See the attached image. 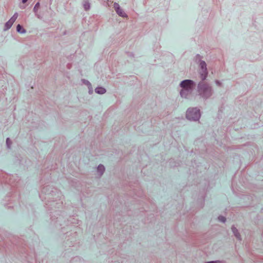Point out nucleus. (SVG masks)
I'll use <instances>...</instances> for the list:
<instances>
[{
  "label": "nucleus",
  "mask_w": 263,
  "mask_h": 263,
  "mask_svg": "<svg viewBox=\"0 0 263 263\" xmlns=\"http://www.w3.org/2000/svg\"><path fill=\"white\" fill-rule=\"evenodd\" d=\"M83 83L84 84H85L86 85H87L88 86V88L89 89V93H91L92 92V90H90V87L91 88V85L90 83L88 81L84 80V79L83 80Z\"/></svg>",
  "instance_id": "15"
},
{
  "label": "nucleus",
  "mask_w": 263,
  "mask_h": 263,
  "mask_svg": "<svg viewBox=\"0 0 263 263\" xmlns=\"http://www.w3.org/2000/svg\"><path fill=\"white\" fill-rule=\"evenodd\" d=\"M17 17H18V14L17 12H15L13 14V15L10 18V19L9 20V21L13 24V23L15 22V21L17 19Z\"/></svg>",
  "instance_id": "12"
},
{
  "label": "nucleus",
  "mask_w": 263,
  "mask_h": 263,
  "mask_svg": "<svg viewBox=\"0 0 263 263\" xmlns=\"http://www.w3.org/2000/svg\"><path fill=\"white\" fill-rule=\"evenodd\" d=\"M40 6V3L37 2L34 6L33 8V11L34 13H36L38 11V9H39Z\"/></svg>",
  "instance_id": "16"
},
{
  "label": "nucleus",
  "mask_w": 263,
  "mask_h": 263,
  "mask_svg": "<svg viewBox=\"0 0 263 263\" xmlns=\"http://www.w3.org/2000/svg\"><path fill=\"white\" fill-rule=\"evenodd\" d=\"M13 24L11 23L10 22H9V21L8 22H7L5 24V26H4V30H7L8 29H9L11 26H12Z\"/></svg>",
  "instance_id": "13"
},
{
  "label": "nucleus",
  "mask_w": 263,
  "mask_h": 263,
  "mask_svg": "<svg viewBox=\"0 0 263 263\" xmlns=\"http://www.w3.org/2000/svg\"><path fill=\"white\" fill-rule=\"evenodd\" d=\"M218 220L222 222H224L226 220V218L223 216H219L218 217Z\"/></svg>",
  "instance_id": "18"
},
{
  "label": "nucleus",
  "mask_w": 263,
  "mask_h": 263,
  "mask_svg": "<svg viewBox=\"0 0 263 263\" xmlns=\"http://www.w3.org/2000/svg\"><path fill=\"white\" fill-rule=\"evenodd\" d=\"M197 92L201 98L204 99H208L212 96L213 90L212 86L208 83L201 80L198 84Z\"/></svg>",
  "instance_id": "2"
},
{
  "label": "nucleus",
  "mask_w": 263,
  "mask_h": 263,
  "mask_svg": "<svg viewBox=\"0 0 263 263\" xmlns=\"http://www.w3.org/2000/svg\"><path fill=\"white\" fill-rule=\"evenodd\" d=\"M114 8L116 12V13L120 16L123 17H127V15L124 12V11L122 9L119 4L117 3H115L114 4Z\"/></svg>",
  "instance_id": "5"
},
{
  "label": "nucleus",
  "mask_w": 263,
  "mask_h": 263,
  "mask_svg": "<svg viewBox=\"0 0 263 263\" xmlns=\"http://www.w3.org/2000/svg\"><path fill=\"white\" fill-rule=\"evenodd\" d=\"M202 57L201 55H200V54H197L196 57H195V62L199 64L201 62L203 61L202 60Z\"/></svg>",
  "instance_id": "14"
},
{
  "label": "nucleus",
  "mask_w": 263,
  "mask_h": 263,
  "mask_svg": "<svg viewBox=\"0 0 263 263\" xmlns=\"http://www.w3.org/2000/svg\"><path fill=\"white\" fill-rule=\"evenodd\" d=\"M215 83L218 86H220V87L222 86V83L219 81H218V80H216L215 81Z\"/></svg>",
  "instance_id": "19"
},
{
  "label": "nucleus",
  "mask_w": 263,
  "mask_h": 263,
  "mask_svg": "<svg viewBox=\"0 0 263 263\" xmlns=\"http://www.w3.org/2000/svg\"><path fill=\"white\" fill-rule=\"evenodd\" d=\"M232 231L234 235V236L236 237V238L239 240H241V236L238 232V230L237 229L236 227H235L234 226L232 227Z\"/></svg>",
  "instance_id": "6"
},
{
  "label": "nucleus",
  "mask_w": 263,
  "mask_h": 263,
  "mask_svg": "<svg viewBox=\"0 0 263 263\" xmlns=\"http://www.w3.org/2000/svg\"><path fill=\"white\" fill-rule=\"evenodd\" d=\"M6 182H7L8 183H9V184H11V182L10 180H9V181H6Z\"/></svg>",
  "instance_id": "21"
},
{
  "label": "nucleus",
  "mask_w": 263,
  "mask_h": 263,
  "mask_svg": "<svg viewBox=\"0 0 263 263\" xmlns=\"http://www.w3.org/2000/svg\"><path fill=\"white\" fill-rule=\"evenodd\" d=\"M11 176L7 175V178H9L10 179Z\"/></svg>",
  "instance_id": "22"
},
{
  "label": "nucleus",
  "mask_w": 263,
  "mask_h": 263,
  "mask_svg": "<svg viewBox=\"0 0 263 263\" xmlns=\"http://www.w3.org/2000/svg\"><path fill=\"white\" fill-rule=\"evenodd\" d=\"M196 84L191 80H184L181 82L180 86L181 89L180 91V95L182 98L187 99L192 95Z\"/></svg>",
  "instance_id": "1"
},
{
  "label": "nucleus",
  "mask_w": 263,
  "mask_h": 263,
  "mask_svg": "<svg viewBox=\"0 0 263 263\" xmlns=\"http://www.w3.org/2000/svg\"><path fill=\"white\" fill-rule=\"evenodd\" d=\"M97 171L99 173L100 176H102L105 171V167L104 165L100 164L97 167Z\"/></svg>",
  "instance_id": "8"
},
{
  "label": "nucleus",
  "mask_w": 263,
  "mask_h": 263,
  "mask_svg": "<svg viewBox=\"0 0 263 263\" xmlns=\"http://www.w3.org/2000/svg\"><path fill=\"white\" fill-rule=\"evenodd\" d=\"M17 17H18V14L17 12H15L13 14V15L10 18V19L9 20V21L13 24V23L15 22V21L17 19Z\"/></svg>",
  "instance_id": "11"
},
{
  "label": "nucleus",
  "mask_w": 263,
  "mask_h": 263,
  "mask_svg": "<svg viewBox=\"0 0 263 263\" xmlns=\"http://www.w3.org/2000/svg\"><path fill=\"white\" fill-rule=\"evenodd\" d=\"M200 109L197 107L189 108L186 113V117L189 120L197 121L200 117Z\"/></svg>",
  "instance_id": "3"
},
{
  "label": "nucleus",
  "mask_w": 263,
  "mask_h": 263,
  "mask_svg": "<svg viewBox=\"0 0 263 263\" xmlns=\"http://www.w3.org/2000/svg\"><path fill=\"white\" fill-rule=\"evenodd\" d=\"M11 144L12 141H11L9 138H7L6 139V145L8 148H10L11 147Z\"/></svg>",
  "instance_id": "17"
},
{
  "label": "nucleus",
  "mask_w": 263,
  "mask_h": 263,
  "mask_svg": "<svg viewBox=\"0 0 263 263\" xmlns=\"http://www.w3.org/2000/svg\"><path fill=\"white\" fill-rule=\"evenodd\" d=\"M16 31L21 33H25L26 32V30L20 24H18L16 26Z\"/></svg>",
  "instance_id": "9"
},
{
  "label": "nucleus",
  "mask_w": 263,
  "mask_h": 263,
  "mask_svg": "<svg viewBox=\"0 0 263 263\" xmlns=\"http://www.w3.org/2000/svg\"><path fill=\"white\" fill-rule=\"evenodd\" d=\"M95 92L98 94H104L106 92V89L102 87H98L95 89Z\"/></svg>",
  "instance_id": "7"
},
{
  "label": "nucleus",
  "mask_w": 263,
  "mask_h": 263,
  "mask_svg": "<svg viewBox=\"0 0 263 263\" xmlns=\"http://www.w3.org/2000/svg\"><path fill=\"white\" fill-rule=\"evenodd\" d=\"M27 1L28 0H22V2L23 4H25Z\"/></svg>",
  "instance_id": "20"
},
{
  "label": "nucleus",
  "mask_w": 263,
  "mask_h": 263,
  "mask_svg": "<svg viewBox=\"0 0 263 263\" xmlns=\"http://www.w3.org/2000/svg\"><path fill=\"white\" fill-rule=\"evenodd\" d=\"M83 7L85 10L87 11L89 10L90 6L88 0H85L84 2Z\"/></svg>",
  "instance_id": "10"
},
{
  "label": "nucleus",
  "mask_w": 263,
  "mask_h": 263,
  "mask_svg": "<svg viewBox=\"0 0 263 263\" xmlns=\"http://www.w3.org/2000/svg\"><path fill=\"white\" fill-rule=\"evenodd\" d=\"M200 68V78L202 80H205L208 76V71L206 67V64L204 61H202L199 63Z\"/></svg>",
  "instance_id": "4"
}]
</instances>
